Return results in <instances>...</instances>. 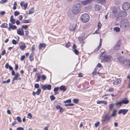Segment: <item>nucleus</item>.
<instances>
[{
    "label": "nucleus",
    "instance_id": "18",
    "mask_svg": "<svg viewBox=\"0 0 130 130\" xmlns=\"http://www.w3.org/2000/svg\"><path fill=\"white\" fill-rule=\"evenodd\" d=\"M121 82V81L120 79H117V80L114 82L113 84L114 85H118L120 84Z\"/></svg>",
    "mask_w": 130,
    "mask_h": 130
},
{
    "label": "nucleus",
    "instance_id": "3",
    "mask_svg": "<svg viewBox=\"0 0 130 130\" xmlns=\"http://www.w3.org/2000/svg\"><path fill=\"white\" fill-rule=\"evenodd\" d=\"M118 59L120 61L123 63V64L127 67H130V60L126 59L124 60V57L122 56L119 57L118 58Z\"/></svg>",
    "mask_w": 130,
    "mask_h": 130
},
{
    "label": "nucleus",
    "instance_id": "61",
    "mask_svg": "<svg viewBox=\"0 0 130 130\" xmlns=\"http://www.w3.org/2000/svg\"><path fill=\"white\" fill-rule=\"evenodd\" d=\"M6 53V51L5 50H4L3 51H2V53L1 54V55H4L5 53Z\"/></svg>",
    "mask_w": 130,
    "mask_h": 130
},
{
    "label": "nucleus",
    "instance_id": "26",
    "mask_svg": "<svg viewBox=\"0 0 130 130\" xmlns=\"http://www.w3.org/2000/svg\"><path fill=\"white\" fill-rule=\"evenodd\" d=\"M101 8V6L98 5H96L95 6V10L97 11L99 10Z\"/></svg>",
    "mask_w": 130,
    "mask_h": 130
},
{
    "label": "nucleus",
    "instance_id": "5",
    "mask_svg": "<svg viewBox=\"0 0 130 130\" xmlns=\"http://www.w3.org/2000/svg\"><path fill=\"white\" fill-rule=\"evenodd\" d=\"M127 15V13L126 12L122 11L119 13L117 15V18L119 20L121 19Z\"/></svg>",
    "mask_w": 130,
    "mask_h": 130
},
{
    "label": "nucleus",
    "instance_id": "19",
    "mask_svg": "<svg viewBox=\"0 0 130 130\" xmlns=\"http://www.w3.org/2000/svg\"><path fill=\"white\" fill-rule=\"evenodd\" d=\"M102 40L101 38H100V43L99 44V45L98 47L96 48V49L95 51H98L99 49L100 48V47L101 46V45L102 42Z\"/></svg>",
    "mask_w": 130,
    "mask_h": 130
},
{
    "label": "nucleus",
    "instance_id": "50",
    "mask_svg": "<svg viewBox=\"0 0 130 130\" xmlns=\"http://www.w3.org/2000/svg\"><path fill=\"white\" fill-rule=\"evenodd\" d=\"M114 89L112 88H109L108 89V91L110 92H112L113 91Z\"/></svg>",
    "mask_w": 130,
    "mask_h": 130
},
{
    "label": "nucleus",
    "instance_id": "40",
    "mask_svg": "<svg viewBox=\"0 0 130 130\" xmlns=\"http://www.w3.org/2000/svg\"><path fill=\"white\" fill-rule=\"evenodd\" d=\"M71 102V99H69L64 101V103H70Z\"/></svg>",
    "mask_w": 130,
    "mask_h": 130
},
{
    "label": "nucleus",
    "instance_id": "57",
    "mask_svg": "<svg viewBox=\"0 0 130 130\" xmlns=\"http://www.w3.org/2000/svg\"><path fill=\"white\" fill-rule=\"evenodd\" d=\"M70 42H68L66 44V47H68L70 45Z\"/></svg>",
    "mask_w": 130,
    "mask_h": 130
},
{
    "label": "nucleus",
    "instance_id": "2",
    "mask_svg": "<svg viewBox=\"0 0 130 130\" xmlns=\"http://www.w3.org/2000/svg\"><path fill=\"white\" fill-rule=\"evenodd\" d=\"M81 7L80 4H77L75 5L73 7L72 10L73 13L75 14L78 13L80 11Z\"/></svg>",
    "mask_w": 130,
    "mask_h": 130
},
{
    "label": "nucleus",
    "instance_id": "46",
    "mask_svg": "<svg viewBox=\"0 0 130 130\" xmlns=\"http://www.w3.org/2000/svg\"><path fill=\"white\" fill-rule=\"evenodd\" d=\"M12 43L14 45L16 44L17 43V41H16L15 40H13L12 41Z\"/></svg>",
    "mask_w": 130,
    "mask_h": 130
},
{
    "label": "nucleus",
    "instance_id": "48",
    "mask_svg": "<svg viewBox=\"0 0 130 130\" xmlns=\"http://www.w3.org/2000/svg\"><path fill=\"white\" fill-rule=\"evenodd\" d=\"M41 78H42V79L43 80H44L46 78V77L45 76V75H43L42 76H41Z\"/></svg>",
    "mask_w": 130,
    "mask_h": 130
},
{
    "label": "nucleus",
    "instance_id": "45",
    "mask_svg": "<svg viewBox=\"0 0 130 130\" xmlns=\"http://www.w3.org/2000/svg\"><path fill=\"white\" fill-rule=\"evenodd\" d=\"M100 124V122L99 121H98L95 124V126L96 127H98Z\"/></svg>",
    "mask_w": 130,
    "mask_h": 130
},
{
    "label": "nucleus",
    "instance_id": "29",
    "mask_svg": "<svg viewBox=\"0 0 130 130\" xmlns=\"http://www.w3.org/2000/svg\"><path fill=\"white\" fill-rule=\"evenodd\" d=\"M96 1L98 3H100L101 4L105 3L106 2L105 0H96Z\"/></svg>",
    "mask_w": 130,
    "mask_h": 130
},
{
    "label": "nucleus",
    "instance_id": "12",
    "mask_svg": "<svg viewBox=\"0 0 130 130\" xmlns=\"http://www.w3.org/2000/svg\"><path fill=\"white\" fill-rule=\"evenodd\" d=\"M17 34L19 35L23 36L24 35V31L22 28H19L17 30Z\"/></svg>",
    "mask_w": 130,
    "mask_h": 130
},
{
    "label": "nucleus",
    "instance_id": "52",
    "mask_svg": "<svg viewBox=\"0 0 130 130\" xmlns=\"http://www.w3.org/2000/svg\"><path fill=\"white\" fill-rule=\"evenodd\" d=\"M25 56L24 55L22 56L21 57V61H23L25 59Z\"/></svg>",
    "mask_w": 130,
    "mask_h": 130
},
{
    "label": "nucleus",
    "instance_id": "55",
    "mask_svg": "<svg viewBox=\"0 0 130 130\" xmlns=\"http://www.w3.org/2000/svg\"><path fill=\"white\" fill-rule=\"evenodd\" d=\"M59 89V88L58 87L55 88L54 89V91H57Z\"/></svg>",
    "mask_w": 130,
    "mask_h": 130
},
{
    "label": "nucleus",
    "instance_id": "33",
    "mask_svg": "<svg viewBox=\"0 0 130 130\" xmlns=\"http://www.w3.org/2000/svg\"><path fill=\"white\" fill-rule=\"evenodd\" d=\"M31 21V20L30 19L28 20H25L24 21L23 23H30Z\"/></svg>",
    "mask_w": 130,
    "mask_h": 130
},
{
    "label": "nucleus",
    "instance_id": "10",
    "mask_svg": "<svg viewBox=\"0 0 130 130\" xmlns=\"http://www.w3.org/2000/svg\"><path fill=\"white\" fill-rule=\"evenodd\" d=\"M20 74L18 73H16L15 75V76L12 80V83H13V82L15 80H17L18 79H21V78L20 77Z\"/></svg>",
    "mask_w": 130,
    "mask_h": 130
},
{
    "label": "nucleus",
    "instance_id": "37",
    "mask_svg": "<svg viewBox=\"0 0 130 130\" xmlns=\"http://www.w3.org/2000/svg\"><path fill=\"white\" fill-rule=\"evenodd\" d=\"M29 58L30 60L31 61H32L34 60V58L33 57L32 55L31 54L30 55Z\"/></svg>",
    "mask_w": 130,
    "mask_h": 130
},
{
    "label": "nucleus",
    "instance_id": "21",
    "mask_svg": "<svg viewBox=\"0 0 130 130\" xmlns=\"http://www.w3.org/2000/svg\"><path fill=\"white\" fill-rule=\"evenodd\" d=\"M9 26L11 27V29L13 30L15 29H17V27L15 25H14L11 23H10L9 24Z\"/></svg>",
    "mask_w": 130,
    "mask_h": 130
},
{
    "label": "nucleus",
    "instance_id": "39",
    "mask_svg": "<svg viewBox=\"0 0 130 130\" xmlns=\"http://www.w3.org/2000/svg\"><path fill=\"white\" fill-rule=\"evenodd\" d=\"M10 79H8L7 80L3 81L2 82V83H9L10 82Z\"/></svg>",
    "mask_w": 130,
    "mask_h": 130
},
{
    "label": "nucleus",
    "instance_id": "47",
    "mask_svg": "<svg viewBox=\"0 0 130 130\" xmlns=\"http://www.w3.org/2000/svg\"><path fill=\"white\" fill-rule=\"evenodd\" d=\"M102 26V24L100 22H99L98 23V28H100Z\"/></svg>",
    "mask_w": 130,
    "mask_h": 130
},
{
    "label": "nucleus",
    "instance_id": "62",
    "mask_svg": "<svg viewBox=\"0 0 130 130\" xmlns=\"http://www.w3.org/2000/svg\"><path fill=\"white\" fill-rule=\"evenodd\" d=\"M25 34L26 35H28L29 33V32L28 30L25 31Z\"/></svg>",
    "mask_w": 130,
    "mask_h": 130
},
{
    "label": "nucleus",
    "instance_id": "64",
    "mask_svg": "<svg viewBox=\"0 0 130 130\" xmlns=\"http://www.w3.org/2000/svg\"><path fill=\"white\" fill-rule=\"evenodd\" d=\"M49 125L45 127L44 128V130H48V128L49 127Z\"/></svg>",
    "mask_w": 130,
    "mask_h": 130
},
{
    "label": "nucleus",
    "instance_id": "35",
    "mask_svg": "<svg viewBox=\"0 0 130 130\" xmlns=\"http://www.w3.org/2000/svg\"><path fill=\"white\" fill-rule=\"evenodd\" d=\"M73 101L74 103H77L79 101V100L77 99H74L73 100Z\"/></svg>",
    "mask_w": 130,
    "mask_h": 130
},
{
    "label": "nucleus",
    "instance_id": "32",
    "mask_svg": "<svg viewBox=\"0 0 130 130\" xmlns=\"http://www.w3.org/2000/svg\"><path fill=\"white\" fill-rule=\"evenodd\" d=\"M34 8H32L30 10L28 14H31L32 13H33L34 12Z\"/></svg>",
    "mask_w": 130,
    "mask_h": 130
},
{
    "label": "nucleus",
    "instance_id": "56",
    "mask_svg": "<svg viewBox=\"0 0 130 130\" xmlns=\"http://www.w3.org/2000/svg\"><path fill=\"white\" fill-rule=\"evenodd\" d=\"M40 76H38L37 77V79H36V81L37 82H38L39 81V80H40Z\"/></svg>",
    "mask_w": 130,
    "mask_h": 130
},
{
    "label": "nucleus",
    "instance_id": "15",
    "mask_svg": "<svg viewBox=\"0 0 130 130\" xmlns=\"http://www.w3.org/2000/svg\"><path fill=\"white\" fill-rule=\"evenodd\" d=\"M24 2H21L20 3V5L22 7H24V10H25L27 8L28 6V3H26L24 4Z\"/></svg>",
    "mask_w": 130,
    "mask_h": 130
},
{
    "label": "nucleus",
    "instance_id": "44",
    "mask_svg": "<svg viewBox=\"0 0 130 130\" xmlns=\"http://www.w3.org/2000/svg\"><path fill=\"white\" fill-rule=\"evenodd\" d=\"M74 52L75 54L76 55H78L79 54V51L78 50H77L76 49H75L74 50Z\"/></svg>",
    "mask_w": 130,
    "mask_h": 130
},
{
    "label": "nucleus",
    "instance_id": "38",
    "mask_svg": "<svg viewBox=\"0 0 130 130\" xmlns=\"http://www.w3.org/2000/svg\"><path fill=\"white\" fill-rule=\"evenodd\" d=\"M10 21L11 23L12 24H14L15 22V19L10 20Z\"/></svg>",
    "mask_w": 130,
    "mask_h": 130
},
{
    "label": "nucleus",
    "instance_id": "22",
    "mask_svg": "<svg viewBox=\"0 0 130 130\" xmlns=\"http://www.w3.org/2000/svg\"><path fill=\"white\" fill-rule=\"evenodd\" d=\"M60 90L62 91H65L67 89L66 87L64 86H61L60 87Z\"/></svg>",
    "mask_w": 130,
    "mask_h": 130
},
{
    "label": "nucleus",
    "instance_id": "51",
    "mask_svg": "<svg viewBox=\"0 0 130 130\" xmlns=\"http://www.w3.org/2000/svg\"><path fill=\"white\" fill-rule=\"evenodd\" d=\"M35 87L36 88H38L39 87V85L38 84H35Z\"/></svg>",
    "mask_w": 130,
    "mask_h": 130
},
{
    "label": "nucleus",
    "instance_id": "27",
    "mask_svg": "<svg viewBox=\"0 0 130 130\" xmlns=\"http://www.w3.org/2000/svg\"><path fill=\"white\" fill-rule=\"evenodd\" d=\"M114 30L115 31L117 32H119L120 30V28L119 27H115L114 28Z\"/></svg>",
    "mask_w": 130,
    "mask_h": 130
},
{
    "label": "nucleus",
    "instance_id": "6",
    "mask_svg": "<svg viewBox=\"0 0 130 130\" xmlns=\"http://www.w3.org/2000/svg\"><path fill=\"white\" fill-rule=\"evenodd\" d=\"M129 101L126 99H123L121 101L116 103L115 104L117 106L119 105L121 106V105L123 104H126L128 103Z\"/></svg>",
    "mask_w": 130,
    "mask_h": 130
},
{
    "label": "nucleus",
    "instance_id": "53",
    "mask_svg": "<svg viewBox=\"0 0 130 130\" xmlns=\"http://www.w3.org/2000/svg\"><path fill=\"white\" fill-rule=\"evenodd\" d=\"M50 98L51 99V100L52 101H53L54 100L55 98V97L53 95H51L50 96Z\"/></svg>",
    "mask_w": 130,
    "mask_h": 130
},
{
    "label": "nucleus",
    "instance_id": "60",
    "mask_svg": "<svg viewBox=\"0 0 130 130\" xmlns=\"http://www.w3.org/2000/svg\"><path fill=\"white\" fill-rule=\"evenodd\" d=\"M103 101H99L97 102V103L98 104H100L101 103H103Z\"/></svg>",
    "mask_w": 130,
    "mask_h": 130
},
{
    "label": "nucleus",
    "instance_id": "30",
    "mask_svg": "<svg viewBox=\"0 0 130 130\" xmlns=\"http://www.w3.org/2000/svg\"><path fill=\"white\" fill-rule=\"evenodd\" d=\"M41 89H38L37 91L36 92V94L38 95L40 94L41 92Z\"/></svg>",
    "mask_w": 130,
    "mask_h": 130
},
{
    "label": "nucleus",
    "instance_id": "41",
    "mask_svg": "<svg viewBox=\"0 0 130 130\" xmlns=\"http://www.w3.org/2000/svg\"><path fill=\"white\" fill-rule=\"evenodd\" d=\"M114 105V104H110L109 105V109H112L113 106Z\"/></svg>",
    "mask_w": 130,
    "mask_h": 130
},
{
    "label": "nucleus",
    "instance_id": "23",
    "mask_svg": "<svg viewBox=\"0 0 130 130\" xmlns=\"http://www.w3.org/2000/svg\"><path fill=\"white\" fill-rule=\"evenodd\" d=\"M46 46V45L44 43L40 44L39 45V49H41L42 47H45Z\"/></svg>",
    "mask_w": 130,
    "mask_h": 130
},
{
    "label": "nucleus",
    "instance_id": "42",
    "mask_svg": "<svg viewBox=\"0 0 130 130\" xmlns=\"http://www.w3.org/2000/svg\"><path fill=\"white\" fill-rule=\"evenodd\" d=\"M74 105V104H66L65 105V106H73Z\"/></svg>",
    "mask_w": 130,
    "mask_h": 130
},
{
    "label": "nucleus",
    "instance_id": "49",
    "mask_svg": "<svg viewBox=\"0 0 130 130\" xmlns=\"http://www.w3.org/2000/svg\"><path fill=\"white\" fill-rule=\"evenodd\" d=\"M17 118L18 122H21V120L20 117L18 116L17 117Z\"/></svg>",
    "mask_w": 130,
    "mask_h": 130
},
{
    "label": "nucleus",
    "instance_id": "17",
    "mask_svg": "<svg viewBox=\"0 0 130 130\" xmlns=\"http://www.w3.org/2000/svg\"><path fill=\"white\" fill-rule=\"evenodd\" d=\"M76 26V24H73L72 25H71L70 26V28L71 30L74 31L75 30V28Z\"/></svg>",
    "mask_w": 130,
    "mask_h": 130
},
{
    "label": "nucleus",
    "instance_id": "28",
    "mask_svg": "<svg viewBox=\"0 0 130 130\" xmlns=\"http://www.w3.org/2000/svg\"><path fill=\"white\" fill-rule=\"evenodd\" d=\"M7 24L4 23L1 26V27L2 28H6L7 27Z\"/></svg>",
    "mask_w": 130,
    "mask_h": 130
},
{
    "label": "nucleus",
    "instance_id": "14",
    "mask_svg": "<svg viewBox=\"0 0 130 130\" xmlns=\"http://www.w3.org/2000/svg\"><path fill=\"white\" fill-rule=\"evenodd\" d=\"M111 59V57L109 56H105L103 59L104 61L106 62L110 61Z\"/></svg>",
    "mask_w": 130,
    "mask_h": 130
},
{
    "label": "nucleus",
    "instance_id": "1",
    "mask_svg": "<svg viewBox=\"0 0 130 130\" xmlns=\"http://www.w3.org/2000/svg\"><path fill=\"white\" fill-rule=\"evenodd\" d=\"M111 118L109 113H104L102 117V118L101 120L102 122V124H105L111 121Z\"/></svg>",
    "mask_w": 130,
    "mask_h": 130
},
{
    "label": "nucleus",
    "instance_id": "31",
    "mask_svg": "<svg viewBox=\"0 0 130 130\" xmlns=\"http://www.w3.org/2000/svg\"><path fill=\"white\" fill-rule=\"evenodd\" d=\"M17 6V2L16 1H15L14 2L13 4V9L14 10L16 9Z\"/></svg>",
    "mask_w": 130,
    "mask_h": 130
},
{
    "label": "nucleus",
    "instance_id": "16",
    "mask_svg": "<svg viewBox=\"0 0 130 130\" xmlns=\"http://www.w3.org/2000/svg\"><path fill=\"white\" fill-rule=\"evenodd\" d=\"M92 1L93 0H86L82 2L81 4L82 5H85L89 3Z\"/></svg>",
    "mask_w": 130,
    "mask_h": 130
},
{
    "label": "nucleus",
    "instance_id": "8",
    "mask_svg": "<svg viewBox=\"0 0 130 130\" xmlns=\"http://www.w3.org/2000/svg\"><path fill=\"white\" fill-rule=\"evenodd\" d=\"M124 23V26L126 29H127L130 28V23L126 19L123 20L121 21V23Z\"/></svg>",
    "mask_w": 130,
    "mask_h": 130
},
{
    "label": "nucleus",
    "instance_id": "63",
    "mask_svg": "<svg viewBox=\"0 0 130 130\" xmlns=\"http://www.w3.org/2000/svg\"><path fill=\"white\" fill-rule=\"evenodd\" d=\"M16 24L17 25H19L20 23V22L19 20H17L16 22Z\"/></svg>",
    "mask_w": 130,
    "mask_h": 130
},
{
    "label": "nucleus",
    "instance_id": "20",
    "mask_svg": "<svg viewBox=\"0 0 130 130\" xmlns=\"http://www.w3.org/2000/svg\"><path fill=\"white\" fill-rule=\"evenodd\" d=\"M26 47L25 44L24 43H22V45L20 46V48L22 50H24Z\"/></svg>",
    "mask_w": 130,
    "mask_h": 130
},
{
    "label": "nucleus",
    "instance_id": "36",
    "mask_svg": "<svg viewBox=\"0 0 130 130\" xmlns=\"http://www.w3.org/2000/svg\"><path fill=\"white\" fill-rule=\"evenodd\" d=\"M51 87V86L50 85H47L46 89L48 90H50Z\"/></svg>",
    "mask_w": 130,
    "mask_h": 130
},
{
    "label": "nucleus",
    "instance_id": "7",
    "mask_svg": "<svg viewBox=\"0 0 130 130\" xmlns=\"http://www.w3.org/2000/svg\"><path fill=\"white\" fill-rule=\"evenodd\" d=\"M117 12V10L116 8L115 7H112L110 10V16L112 17H114L116 15V13Z\"/></svg>",
    "mask_w": 130,
    "mask_h": 130
},
{
    "label": "nucleus",
    "instance_id": "54",
    "mask_svg": "<svg viewBox=\"0 0 130 130\" xmlns=\"http://www.w3.org/2000/svg\"><path fill=\"white\" fill-rule=\"evenodd\" d=\"M5 13V11H2L0 12V14L2 15H3Z\"/></svg>",
    "mask_w": 130,
    "mask_h": 130
},
{
    "label": "nucleus",
    "instance_id": "43",
    "mask_svg": "<svg viewBox=\"0 0 130 130\" xmlns=\"http://www.w3.org/2000/svg\"><path fill=\"white\" fill-rule=\"evenodd\" d=\"M22 27L23 28L25 29H27L28 28V26L27 25H25V26L23 25L22 26Z\"/></svg>",
    "mask_w": 130,
    "mask_h": 130
},
{
    "label": "nucleus",
    "instance_id": "4",
    "mask_svg": "<svg viewBox=\"0 0 130 130\" xmlns=\"http://www.w3.org/2000/svg\"><path fill=\"white\" fill-rule=\"evenodd\" d=\"M89 16L87 13L84 14L80 17L81 21L84 23L88 22L89 20Z\"/></svg>",
    "mask_w": 130,
    "mask_h": 130
},
{
    "label": "nucleus",
    "instance_id": "58",
    "mask_svg": "<svg viewBox=\"0 0 130 130\" xmlns=\"http://www.w3.org/2000/svg\"><path fill=\"white\" fill-rule=\"evenodd\" d=\"M56 108L57 109H60L61 108V107L60 105H58L56 106Z\"/></svg>",
    "mask_w": 130,
    "mask_h": 130
},
{
    "label": "nucleus",
    "instance_id": "24",
    "mask_svg": "<svg viewBox=\"0 0 130 130\" xmlns=\"http://www.w3.org/2000/svg\"><path fill=\"white\" fill-rule=\"evenodd\" d=\"M47 84L45 85H41V87L43 90H45L46 89Z\"/></svg>",
    "mask_w": 130,
    "mask_h": 130
},
{
    "label": "nucleus",
    "instance_id": "11",
    "mask_svg": "<svg viewBox=\"0 0 130 130\" xmlns=\"http://www.w3.org/2000/svg\"><path fill=\"white\" fill-rule=\"evenodd\" d=\"M121 43L120 41H118L115 45L114 48V50L116 51L119 50L120 48Z\"/></svg>",
    "mask_w": 130,
    "mask_h": 130
},
{
    "label": "nucleus",
    "instance_id": "34",
    "mask_svg": "<svg viewBox=\"0 0 130 130\" xmlns=\"http://www.w3.org/2000/svg\"><path fill=\"white\" fill-rule=\"evenodd\" d=\"M20 14V13L19 12L17 11H15L14 13V15L15 16H17L19 15Z\"/></svg>",
    "mask_w": 130,
    "mask_h": 130
},
{
    "label": "nucleus",
    "instance_id": "9",
    "mask_svg": "<svg viewBox=\"0 0 130 130\" xmlns=\"http://www.w3.org/2000/svg\"><path fill=\"white\" fill-rule=\"evenodd\" d=\"M130 8V4L128 3H125L122 6V8L123 10H127Z\"/></svg>",
    "mask_w": 130,
    "mask_h": 130
},
{
    "label": "nucleus",
    "instance_id": "13",
    "mask_svg": "<svg viewBox=\"0 0 130 130\" xmlns=\"http://www.w3.org/2000/svg\"><path fill=\"white\" fill-rule=\"evenodd\" d=\"M128 110L127 109H121L118 112V113L120 114L122 113L123 115H125L128 111Z\"/></svg>",
    "mask_w": 130,
    "mask_h": 130
},
{
    "label": "nucleus",
    "instance_id": "59",
    "mask_svg": "<svg viewBox=\"0 0 130 130\" xmlns=\"http://www.w3.org/2000/svg\"><path fill=\"white\" fill-rule=\"evenodd\" d=\"M17 130H23L24 129L23 127H19L17 128Z\"/></svg>",
    "mask_w": 130,
    "mask_h": 130
},
{
    "label": "nucleus",
    "instance_id": "25",
    "mask_svg": "<svg viewBox=\"0 0 130 130\" xmlns=\"http://www.w3.org/2000/svg\"><path fill=\"white\" fill-rule=\"evenodd\" d=\"M116 110H113L112 114L111 115H110V116H111V118L112 117H114L116 115Z\"/></svg>",
    "mask_w": 130,
    "mask_h": 130
}]
</instances>
